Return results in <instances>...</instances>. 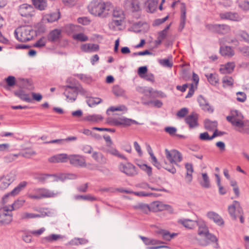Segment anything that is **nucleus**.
<instances>
[{
  "label": "nucleus",
  "instance_id": "obj_1",
  "mask_svg": "<svg viewBox=\"0 0 249 249\" xmlns=\"http://www.w3.org/2000/svg\"><path fill=\"white\" fill-rule=\"evenodd\" d=\"M89 12L92 15L101 18L107 17L112 10L111 5L102 0H93L88 5Z\"/></svg>",
  "mask_w": 249,
  "mask_h": 249
},
{
  "label": "nucleus",
  "instance_id": "obj_2",
  "mask_svg": "<svg viewBox=\"0 0 249 249\" xmlns=\"http://www.w3.org/2000/svg\"><path fill=\"white\" fill-rule=\"evenodd\" d=\"M78 93L83 95H87L88 94L87 91L84 89L80 85H68L66 86L63 94L66 97L68 102H73L76 100Z\"/></svg>",
  "mask_w": 249,
  "mask_h": 249
},
{
  "label": "nucleus",
  "instance_id": "obj_3",
  "mask_svg": "<svg viewBox=\"0 0 249 249\" xmlns=\"http://www.w3.org/2000/svg\"><path fill=\"white\" fill-rule=\"evenodd\" d=\"M35 194H29L28 196L33 199H41L44 198L55 197L59 195L61 192L51 190L46 188H35L34 190Z\"/></svg>",
  "mask_w": 249,
  "mask_h": 249
},
{
  "label": "nucleus",
  "instance_id": "obj_4",
  "mask_svg": "<svg viewBox=\"0 0 249 249\" xmlns=\"http://www.w3.org/2000/svg\"><path fill=\"white\" fill-rule=\"evenodd\" d=\"M34 31L30 26H21L15 31L16 38L20 42H26L33 38Z\"/></svg>",
  "mask_w": 249,
  "mask_h": 249
},
{
  "label": "nucleus",
  "instance_id": "obj_5",
  "mask_svg": "<svg viewBox=\"0 0 249 249\" xmlns=\"http://www.w3.org/2000/svg\"><path fill=\"white\" fill-rule=\"evenodd\" d=\"M108 123L111 125L121 127L128 126L133 124H140L135 120L127 118L125 117L111 118Z\"/></svg>",
  "mask_w": 249,
  "mask_h": 249
},
{
  "label": "nucleus",
  "instance_id": "obj_6",
  "mask_svg": "<svg viewBox=\"0 0 249 249\" xmlns=\"http://www.w3.org/2000/svg\"><path fill=\"white\" fill-rule=\"evenodd\" d=\"M27 182L22 181L19 183L18 185L16 187L10 192L4 195L1 198V203L5 204L10 201L11 197L17 196L19 193L26 186Z\"/></svg>",
  "mask_w": 249,
  "mask_h": 249
},
{
  "label": "nucleus",
  "instance_id": "obj_7",
  "mask_svg": "<svg viewBox=\"0 0 249 249\" xmlns=\"http://www.w3.org/2000/svg\"><path fill=\"white\" fill-rule=\"evenodd\" d=\"M12 210L7 205L0 209V223L2 225H7L12 221Z\"/></svg>",
  "mask_w": 249,
  "mask_h": 249
},
{
  "label": "nucleus",
  "instance_id": "obj_8",
  "mask_svg": "<svg viewBox=\"0 0 249 249\" xmlns=\"http://www.w3.org/2000/svg\"><path fill=\"white\" fill-rule=\"evenodd\" d=\"M16 179L14 173L10 172L0 177V190L4 191Z\"/></svg>",
  "mask_w": 249,
  "mask_h": 249
},
{
  "label": "nucleus",
  "instance_id": "obj_9",
  "mask_svg": "<svg viewBox=\"0 0 249 249\" xmlns=\"http://www.w3.org/2000/svg\"><path fill=\"white\" fill-rule=\"evenodd\" d=\"M165 153L166 157L171 164H175L179 166L177 162H180L182 160V155L179 152L176 150L169 151L166 149Z\"/></svg>",
  "mask_w": 249,
  "mask_h": 249
},
{
  "label": "nucleus",
  "instance_id": "obj_10",
  "mask_svg": "<svg viewBox=\"0 0 249 249\" xmlns=\"http://www.w3.org/2000/svg\"><path fill=\"white\" fill-rule=\"evenodd\" d=\"M119 169L129 177H133L138 174L136 167L130 162L120 163L119 165Z\"/></svg>",
  "mask_w": 249,
  "mask_h": 249
},
{
  "label": "nucleus",
  "instance_id": "obj_11",
  "mask_svg": "<svg viewBox=\"0 0 249 249\" xmlns=\"http://www.w3.org/2000/svg\"><path fill=\"white\" fill-rule=\"evenodd\" d=\"M226 119L236 128L241 125V123L243 121V116L238 110H233L231 111V115L228 116Z\"/></svg>",
  "mask_w": 249,
  "mask_h": 249
},
{
  "label": "nucleus",
  "instance_id": "obj_12",
  "mask_svg": "<svg viewBox=\"0 0 249 249\" xmlns=\"http://www.w3.org/2000/svg\"><path fill=\"white\" fill-rule=\"evenodd\" d=\"M35 11V8L31 5L27 3L19 5L18 8V12L20 15L25 18L33 16Z\"/></svg>",
  "mask_w": 249,
  "mask_h": 249
},
{
  "label": "nucleus",
  "instance_id": "obj_13",
  "mask_svg": "<svg viewBox=\"0 0 249 249\" xmlns=\"http://www.w3.org/2000/svg\"><path fill=\"white\" fill-rule=\"evenodd\" d=\"M215 242V248H218L219 247L218 243V239L213 234L209 233H207L203 237H201L199 239V243L201 246H205L211 243Z\"/></svg>",
  "mask_w": 249,
  "mask_h": 249
},
{
  "label": "nucleus",
  "instance_id": "obj_14",
  "mask_svg": "<svg viewBox=\"0 0 249 249\" xmlns=\"http://www.w3.org/2000/svg\"><path fill=\"white\" fill-rule=\"evenodd\" d=\"M164 210L168 211L171 213L173 212V209L170 205L164 204L161 202L155 201L151 204V211L157 212Z\"/></svg>",
  "mask_w": 249,
  "mask_h": 249
},
{
  "label": "nucleus",
  "instance_id": "obj_15",
  "mask_svg": "<svg viewBox=\"0 0 249 249\" xmlns=\"http://www.w3.org/2000/svg\"><path fill=\"white\" fill-rule=\"evenodd\" d=\"M229 213L232 218L235 220L237 218L238 213H242V209L240 207L239 202L234 201L233 203L228 207Z\"/></svg>",
  "mask_w": 249,
  "mask_h": 249
},
{
  "label": "nucleus",
  "instance_id": "obj_16",
  "mask_svg": "<svg viewBox=\"0 0 249 249\" xmlns=\"http://www.w3.org/2000/svg\"><path fill=\"white\" fill-rule=\"evenodd\" d=\"M68 160L71 164L75 166L86 167V161L85 159L79 155H73L69 156Z\"/></svg>",
  "mask_w": 249,
  "mask_h": 249
},
{
  "label": "nucleus",
  "instance_id": "obj_17",
  "mask_svg": "<svg viewBox=\"0 0 249 249\" xmlns=\"http://www.w3.org/2000/svg\"><path fill=\"white\" fill-rule=\"evenodd\" d=\"M60 18V13L57 11L53 13L46 14L43 16L42 21L44 23H52L57 20Z\"/></svg>",
  "mask_w": 249,
  "mask_h": 249
},
{
  "label": "nucleus",
  "instance_id": "obj_18",
  "mask_svg": "<svg viewBox=\"0 0 249 249\" xmlns=\"http://www.w3.org/2000/svg\"><path fill=\"white\" fill-rule=\"evenodd\" d=\"M220 17L223 19H228L232 21H239L241 17L237 13L227 12L220 14Z\"/></svg>",
  "mask_w": 249,
  "mask_h": 249
},
{
  "label": "nucleus",
  "instance_id": "obj_19",
  "mask_svg": "<svg viewBox=\"0 0 249 249\" xmlns=\"http://www.w3.org/2000/svg\"><path fill=\"white\" fill-rule=\"evenodd\" d=\"M125 7L132 12L138 11L140 9V2L138 0H126Z\"/></svg>",
  "mask_w": 249,
  "mask_h": 249
},
{
  "label": "nucleus",
  "instance_id": "obj_20",
  "mask_svg": "<svg viewBox=\"0 0 249 249\" xmlns=\"http://www.w3.org/2000/svg\"><path fill=\"white\" fill-rule=\"evenodd\" d=\"M81 50L86 53H93L97 52L99 49V45L93 43H85L80 46Z\"/></svg>",
  "mask_w": 249,
  "mask_h": 249
},
{
  "label": "nucleus",
  "instance_id": "obj_21",
  "mask_svg": "<svg viewBox=\"0 0 249 249\" xmlns=\"http://www.w3.org/2000/svg\"><path fill=\"white\" fill-rule=\"evenodd\" d=\"M198 102L201 108L209 113L213 112V108L210 105L208 102L201 95L199 96L197 99Z\"/></svg>",
  "mask_w": 249,
  "mask_h": 249
},
{
  "label": "nucleus",
  "instance_id": "obj_22",
  "mask_svg": "<svg viewBox=\"0 0 249 249\" xmlns=\"http://www.w3.org/2000/svg\"><path fill=\"white\" fill-rule=\"evenodd\" d=\"M112 145H107V148L104 150V151L107 154L116 156L122 159L127 160V158L120 152L114 147L111 146Z\"/></svg>",
  "mask_w": 249,
  "mask_h": 249
},
{
  "label": "nucleus",
  "instance_id": "obj_23",
  "mask_svg": "<svg viewBox=\"0 0 249 249\" xmlns=\"http://www.w3.org/2000/svg\"><path fill=\"white\" fill-rule=\"evenodd\" d=\"M68 158L69 156L66 154H60L51 157L48 160L53 163L65 162L67 161Z\"/></svg>",
  "mask_w": 249,
  "mask_h": 249
},
{
  "label": "nucleus",
  "instance_id": "obj_24",
  "mask_svg": "<svg viewBox=\"0 0 249 249\" xmlns=\"http://www.w3.org/2000/svg\"><path fill=\"white\" fill-rule=\"evenodd\" d=\"M197 119V115L196 113H192L185 118V122L190 128H192L198 125Z\"/></svg>",
  "mask_w": 249,
  "mask_h": 249
},
{
  "label": "nucleus",
  "instance_id": "obj_25",
  "mask_svg": "<svg viewBox=\"0 0 249 249\" xmlns=\"http://www.w3.org/2000/svg\"><path fill=\"white\" fill-rule=\"evenodd\" d=\"M207 216L218 225L220 226L224 224V221L221 216L213 212H208L207 213Z\"/></svg>",
  "mask_w": 249,
  "mask_h": 249
},
{
  "label": "nucleus",
  "instance_id": "obj_26",
  "mask_svg": "<svg viewBox=\"0 0 249 249\" xmlns=\"http://www.w3.org/2000/svg\"><path fill=\"white\" fill-rule=\"evenodd\" d=\"M197 226L198 227V234L202 237L209 232L208 229L205 222L201 220H198Z\"/></svg>",
  "mask_w": 249,
  "mask_h": 249
},
{
  "label": "nucleus",
  "instance_id": "obj_27",
  "mask_svg": "<svg viewBox=\"0 0 249 249\" xmlns=\"http://www.w3.org/2000/svg\"><path fill=\"white\" fill-rule=\"evenodd\" d=\"M91 156L96 162L100 164H105L107 163V159L100 152L93 151Z\"/></svg>",
  "mask_w": 249,
  "mask_h": 249
},
{
  "label": "nucleus",
  "instance_id": "obj_28",
  "mask_svg": "<svg viewBox=\"0 0 249 249\" xmlns=\"http://www.w3.org/2000/svg\"><path fill=\"white\" fill-rule=\"evenodd\" d=\"M187 173L185 177V181L189 184L192 180V173L194 172L193 165L191 163H187L185 165Z\"/></svg>",
  "mask_w": 249,
  "mask_h": 249
},
{
  "label": "nucleus",
  "instance_id": "obj_29",
  "mask_svg": "<svg viewBox=\"0 0 249 249\" xmlns=\"http://www.w3.org/2000/svg\"><path fill=\"white\" fill-rule=\"evenodd\" d=\"M62 30L55 29L50 32L48 35V39L51 41H56L61 36Z\"/></svg>",
  "mask_w": 249,
  "mask_h": 249
},
{
  "label": "nucleus",
  "instance_id": "obj_30",
  "mask_svg": "<svg viewBox=\"0 0 249 249\" xmlns=\"http://www.w3.org/2000/svg\"><path fill=\"white\" fill-rule=\"evenodd\" d=\"M235 65L234 62H228L225 65L221 66L220 71L222 73H231L234 69Z\"/></svg>",
  "mask_w": 249,
  "mask_h": 249
},
{
  "label": "nucleus",
  "instance_id": "obj_31",
  "mask_svg": "<svg viewBox=\"0 0 249 249\" xmlns=\"http://www.w3.org/2000/svg\"><path fill=\"white\" fill-rule=\"evenodd\" d=\"M178 222L183 225L185 228L191 229L197 226V221L184 219L179 220Z\"/></svg>",
  "mask_w": 249,
  "mask_h": 249
},
{
  "label": "nucleus",
  "instance_id": "obj_32",
  "mask_svg": "<svg viewBox=\"0 0 249 249\" xmlns=\"http://www.w3.org/2000/svg\"><path fill=\"white\" fill-rule=\"evenodd\" d=\"M220 53L222 56L226 57H231L234 54V52L232 48L228 46L221 47Z\"/></svg>",
  "mask_w": 249,
  "mask_h": 249
},
{
  "label": "nucleus",
  "instance_id": "obj_33",
  "mask_svg": "<svg viewBox=\"0 0 249 249\" xmlns=\"http://www.w3.org/2000/svg\"><path fill=\"white\" fill-rule=\"evenodd\" d=\"M34 6L39 10H44L47 6L46 0H32Z\"/></svg>",
  "mask_w": 249,
  "mask_h": 249
},
{
  "label": "nucleus",
  "instance_id": "obj_34",
  "mask_svg": "<svg viewBox=\"0 0 249 249\" xmlns=\"http://www.w3.org/2000/svg\"><path fill=\"white\" fill-rule=\"evenodd\" d=\"M157 4L158 0H147L145 2V6L150 13H153L155 11L157 7Z\"/></svg>",
  "mask_w": 249,
  "mask_h": 249
},
{
  "label": "nucleus",
  "instance_id": "obj_35",
  "mask_svg": "<svg viewBox=\"0 0 249 249\" xmlns=\"http://www.w3.org/2000/svg\"><path fill=\"white\" fill-rule=\"evenodd\" d=\"M15 94L23 101L29 103L32 102V99L29 97V95L22 90L15 91Z\"/></svg>",
  "mask_w": 249,
  "mask_h": 249
},
{
  "label": "nucleus",
  "instance_id": "obj_36",
  "mask_svg": "<svg viewBox=\"0 0 249 249\" xmlns=\"http://www.w3.org/2000/svg\"><path fill=\"white\" fill-rule=\"evenodd\" d=\"M236 129L240 132L249 134V121H243L241 125H239Z\"/></svg>",
  "mask_w": 249,
  "mask_h": 249
},
{
  "label": "nucleus",
  "instance_id": "obj_37",
  "mask_svg": "<svg viewBox=\"0 0 249 249\" xmlns=\"http://www.w3.org/2000/svg\"><path fill=\"white\" fill-rule=\"evenodd\" d=\"M63 238V236L60 234H51L47 236H46L43 238V241L48 242H52L56 241L60 239H62Z\"/></svg>",
  "mask_w": 249,
  "mask_h": 249
},
{
  "label": "nucleus",
  "instance_id": "obj_38",
  "mask_svg": "<svg viewBox=\"0 0 249 249\" xmlns=\"http://www.w3.org/2000/svg\"><path fill=\"white\" fill-rule=\"evenodd\" d=\"M25 201L24 199H17L14 202L10 205H7L10 209L13 211L21 208L24 204Z\"/></svg>",
  "mask_w": 249,
  "mask_h": 249
},
{
  "label": "nucleus",
  "instance_id": "obj_39",
  "mask_svg": "<svg viewBox=\"0 0 249 249\" xmlns=\"http://www.w3.org/2000/svg\"><path fill=\"white\" fill-rule=\"evenodd\" d=\"M205 128L208 130H212L216 129L217 123L216 121H211L209 120H206L204 121Z\"/></svg>",
  "mask_w": 249,
  "mask_h": 249
},
{
  "label": "nucleus",
  "instance_id": "obj_40",
  "mask_svg": "<svg viewBox=\"0 0 249 249\" xmlns=\"http://www.w3.org/2000/svg\"><path fill=\"white\" fill-rule=\"evenodd\" d=\"M84 120L94 123L98 122L103 120L101 115L98 114L89 115L86 116Z\"/></svg>",
  "mask_w": 249,
  "mask_h": 249
},
{
  "label": "nucleus",
  "instance_id": "obj_41",
  "mask_svg": "<svg viewBox=\"0 0 249 249\" xmlns=\"http://www.w3.org/2000/svg\"><path fill=\"white\" fill-rule=\"evenodd\" d=\"M202 180L200 182L201 185L204 188H209L210 187V181L209 178L206 173L202 174Z\"/></svg>",
  "mask_w": 249,
  "mask_h": 249
},
{
  "label": "nucleus",
  "instance_id": "obj_42",
  "mask_svg": "<svg viewBox=\"0 0 249 249\" xmlns=\"http://www.w3.org/2000/svg\"><path fill=\"white\" fill-rule=\"evenodd\" d=\"M159 233L162 235L163 239L167 241H170L177 235L176 233H174L171 234L168 231L163 230L160 231Z\"/></svg>",
  "mask_w": 249,
  "mask_h": 249
},
{
  "label": "nucleus",
  "instance_id": "obj_43",
  "mask_svg": "<svg viewBox=\"0 0 249 249\" xmlns=\"http://www.w3.org/2000/svg\"><path fill=\"white\" fill-rule=\"evenodd\" d=\"M49 178L48 180L50 182L63 181V179L64 178L62 173L49 174Z\"/></svg>",
  "mask_w": 249,
  "mask_h": 249
},
{
  "label": "nucleus",
  "instance_id": "obj_44",
  "mask_svg": "<svg viewBox=\"0 0 249 249\" xmlns=\"http://www.w3.org/2000/svg\"><path fill=\"white\" fill-rule=\"evenodd\" d=\"M134 208L142 212L147 213L151 211V206L145 204H140L134 206Z\"/></svg>",
  "mask_w": 249,
  "mask_h": 249
},
{
  "label": "nucleus",
  "instance_id": "obj_45",
  "mask_svg": "<svg viewBox=\"0 0 249 249\" xmlns=\"http://www.w3.org/2000/svg\"><path fill=\"white\" fill-rule=\"evenodd\" d=\"M41 215L39 214H35L33 213H29L27 212H24L20 214V219L21 220H25L31 218H35L40 217Z\"/></svg>",
  "mask_w": 249,
  "mask_h": 249
},
{
  "label": "nucleus",
  "instance_id": "obj_46",
  "mask_svg": "<svg viewBox=\"0 0 249 249\" xmlns=\"http://www.w3.org/2000/svg\"><path fill=\"white\" fill-rule=\"evenodd\" d=\"M74 198L76 200L83 199L90 201H93L96 200V198L90 195H76L74 196Z\"/></svg>",
  "mask_w": 249,
  "mask_h": 249
},
{
  "label": "nucleus",
  "instance_id": "obj_47",
  "mask_svg": "<svg viewBox=\"0 0 249 249\" xmlns=\"http://www.w3.org/2000/svg\"><path fill=\"white\" fill-rule=\"evenodd\" d=\"M102 99L99 98L90 97L87 100V103L90 107L98 105L102 102Z\"/></svg>",
  "mask_w": 249,
  "mask_h": 249
},
{
  "label": "nucleus",
  "instance_id": "obj_48",
  "mask_svg": "<svg viewBox=\"0 0 249 249\" xmlns=\"http://www.w3.org/2000/svg\"><path fill=\"white\" fill-rule=\"evenodd\" d=\"M113 93L117 96H124V90L118 85H115L112 89Z\"/></svg>",
  "mask_w": 249,
  "mask_h": 249
},
{
  "label": "nucleus",
  "instance_id": "obj_49",
  "mask_svg": "<svg viewBox=\"0 0 249 249\" xmlns=\"http://www.w3.org/2000/svg\"><path fill=\"white\" fill-rule=\"evenodd\" d=\"M218 26L216 32L218 33L225 34L228 33L230 30V28L228 25L218 24Z\"/></svg>",
  "mask_w": 249,
  "mask_h": 249
},
{
  "label": "nucleus",
  "instance_id": "obj_50",
  "mask_svg": "<svg viewBox=\"0 0 249 249\" xmlns=\"http://www.w3.org/2000/svg\"><path fill=\"white\" fill-rule=\"evenodd\" d=\"M124 19V18H118L117 19H112L109 23V28L114 29L116 27L121 25Z\"/></svg>",
  "mask_w": 249,
  "mask_h": 249
},
{
  "label": "nucleus",
  "instance_id": "obj_51",
  "mask_svg": "<svg viewBox=\"0 0 249 249\" xmlns=\"http://www.w3.org/2000/svg\"><path fill=\"white\" fill-rule=\"evenodd\" d=\"M112 16L114 18H124L123 12L119 8H116L113 10Z\"/></svg>",
  "mask_w": 249,
  "mask_h": 249
},
{
  "label": "nucleus",
  "instance_id": "obj_52",
  "mask_svg": "<svg viewBox=\"0 0 249 249\" xmlns=\"http://www.w3.org/2000/svg\"><path fill=\"white\" fill-rule=\"evenodd\" d=\"M216 134H213L212 136H210L208 132H204L200 133L199 138L202 141H210L213 140L215 137Z\"/></svg>",
  "mask_w": 249,
  "mask_h": 249
},
{
  "label": "nucleus",
  "instance_id": "obj_53",
  "mask_svg": "<svg viewBox=\"0 0 249 249\" xmlns=\"http://www.w3.org/2000/svg\"><path fill=\"white\" fill-rule=\"evenodd\" d=\"M73 38L80 41H86L88 40V37L83 33H79L73 35Z\"/></svg>",
  "mask_w": 249,
  "mask_h": 249
},
{
  "label": "nucleus",
  "instance_id": "obj_54",
  "mask_svg": "<svg viewBox=\"0 0 249 249\" xmlns=\"http://www.w3.org/2000/svg\"><path fill=\"white\" fill-rule=\"evenodd\" d=\"M138 166L143 171L145 172L148 176H151L152 174V168L147 165L146 164H144L142 165L138 164Z\"/></svg>",
  "mask_w": 249,
  "mask_h": 249
},
{
  "label": "nucleus",
  "instance_id": "obj_55",
  "mask_svg": "<svg viewBox=\"0 0 249 249\" xmlns=\"http://www.w3.org/2000/svg\"><path fill=\"white\" fill-rule=\"evenodd\" d=\"M208 80L212 85H215L218 83V78L216 74H210L209 75H206Z\"/></svg>",
  "mask_w": 249,
  "mask_h": 249
},
{
  "label": "nucleus",
  "instance_id": "obj_56",
  "mask_svg": "<svg viewBox=\"0 0 249 249\" xmlns=\"http://www.w3.org/2000/svg\"><path fill=\"white\" fill-rule=\"evenodd\" d=\"M224 86H231L233 83V79L231 76H226L222 79Z\"/></svg>",
  "mask_w": 249,
  "mask_h": 249
},
{
  "label": "nucleus",
  "instance_id": "obj_57",
  "mask_svg": "<svg viewBox=\"0 0 249 249\" xmlns=\"http://www.w3.org/2000/svg\"><path fill=\"white\" fill-rule=\"evenodd\" d=\"M36 178L39 181L44 183L49 179V174H41L37 176Z\"/></svg>",
  "mask_w": 249,
  "mask_h": 249
},
{
  "label": "nucleus",
  "instance_id": "obj_58",
  "mask_svg": "<svg viewBox=\"0 0 249 249\" xmlns=\"http://www.w3.org/2000/svg\"><path fill=\"white\" fill-rule=\"evenodd\" d=\"M239 6L244 10L249 9V2L246 0H240L239 1Z\"/></svg>",
  "mask_w": 249,
  "mask_h": 249
},
{
  "label": "nucleus",
  "instance_id": "obj_59",
  "mask_svg": "<svg viewBox=\"0 0 249 249\" xmlns=\"http://www.w3.org/2000/svg\"><path fill=\"white\" fill-rule=\"evenodd\" d=\"M159 62L160 65L164 67L171 68L173 66V63L168 59H160Z\"/></svg>",
  "mask_w": 249,
  "mask_h": 249
},
{
  "label": "nucleus",
  "instance_id": "obj_60",
  "mask_svg": "<svg viewBox=\"0 0 249 249\" xmlns=\"http://www.w3.org/2000/svg\"><path fill=\"white\" fill-rule=\"evenodd\" d=\"M239 50L244 56L249 58V46L240 47Z\"/></svg>",
  "mask_w": 249,
  "mask_h": 249
},
{
  "label": "nucleus",
  "instance_id": "obj_61",
  "mask_svg": "<svg viewBox=\"0 0 249 249\" xmlns=\"http://www.w3.org/2000/svg\"><path fill=\"white\" fill-rule=\"evenodd\" d=\"M111 111H126L127 108L124 105H120L118 107H111L109 109Z\"/></svg>",
  "mask_w": 249,
  "mask_h": 249
},
{
  "label": "nucleus",
  "instance_id": "obj_62",
  "mask_svg": "<svg viewBox=\"0 0 249 249\" xmlns=\"http://www.w3.org/2000/svg\"><path fill=\"white\" fill-rule=\"evenodd\" d=\"M46 39L43 37L39 39L34 45L35 47L41 48L44 47L46 43Z\"/></svg>",
  "mask_w": 249,
  "mask_h": 249
},
{
  "label": "nucleus",
  "instance_id": "obj_63",
  "mask_svg": "<svg viewBox=\"0 0 249 249\" xmlns=\"http://www.w3.org/2000/svg\"><path fill=\"white\" fill-rule=\"evenodd\" d=\"M147 72V68L146 66L141 67L138 69V74L141 78L144 77V75Z\"/></svg>",
  "mask_w": 249,
  "mask_h": 249
},
{
  "label": "nucleus",
  "instance_id": "obj_64",
  "mask_svg": "<svg viewBox=\"0 0 249 249\" xmlns=\"http://www.w3.org/2000/svg\"><path fill=\"white\" fill-rule=\"evenodd\" d=\"M239 36L244 41L249 43V35L248 33L242 31L239 33Z\"/></svg>",
  "mask_w": 249,
  "mask_h": 249
}]
</instances>
